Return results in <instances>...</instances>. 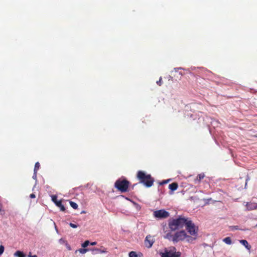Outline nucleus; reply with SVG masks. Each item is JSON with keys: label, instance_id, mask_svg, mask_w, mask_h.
<instances>
[{"label": "nucleus", "instance_id": "15", "mask_svg": "<svg viewBox=\"0 0 257 257\" xmlns=\"http://www.w3.org/2000/svg\"><path fill=\"white\" fill-rule=\"evenodd\" d=\"M142 254H137L136 251H132L129 253V257H141Z\"/></svg>", "mask_w": 257, "mask_h": 257}, {"label": "nucleus", "instance_id": "8", "mask_svg": "<svg viewBox=\"0 0 257 257\" xmlns=\"http://www.w3.org/2000/svg\"><path fill=\"white\" fill-rule=\"evenodd\" d=\"M155 242V239L150 235H147L145 239V244L147 248H151Z\"/></svg>", "mask_w": 257, "mask_h": 257}, {"label": "nucleus", "instance_id": "6", "mask_svg": "<svg viewBox=\"0 0 257 257\" xmlns=\"http://www.w3.org/2000/svg\"><path fill=\"white\" fill-rule=\"evenodd\" d=\"M185 225L186 226V230L190 235H196L197 234L198 229L196 227L195 224L191 220L187 218Z\"/></svg>", "mask_w": 257, "mask_h": 257}, {"label": "nucleus", "instance_id": "21", "mask_svg": "<svg viewBox=\"0 0 257 257\" xmlns=\"http://www.w3.org/2000/svg\"><path fill=\"white\" fill-rule=\"evenodd\" d=\"M59 242L60 243V244H65L67 243V241L66 240H65V239L63 238H61L59 239Z\"/></svg>", "mask_w": 257, "mask_h": 257}, {"label": "nucleus", "instance_id": "14", "mask_svg": "<svg viewBox=\"0 0 257 257\" xmlns=\"http://www.w3.org/2000/svg\"><path fill=\"white\" fill-rule=\"evenodd\" d=\"M14 255L17 257H26V255L24 252L20 250L16 251L14 253Z\"/></svg>", "mask_w": 257, "mask_h": 257}, {"label": "nucleus", "instance_id": "29", "mask_svg": "<svg viewBox=\"0 0 257 257\" xmlns=\"http://www.w3.org/2000/svg\"><path fill=\"white\" fill-rule=\"evenodd\" d=\"M28 257H37L36 255H31V252H30V254L28 255Z\"/></svg>", "mask_w": 257, "mask_h": 257}, {"label": "nucleus", "instance_id": "16", "mask_svg": "<svg viewBox=\"0 0 257 257\" xmlns=\"http://www.w3.org/2000/svg\"><path fill=\"white\" fill-rule=\"evenodd\" d=\"M223 241L227 244H231L232 243L231 239L229 237H226L223 239Z\"/></svg>", "mask_w": 257, "mask_h": 257}, {"label": "nucleus", "instance_id": "31", "mask_svg": "<svg viewBox=\"0 0 257 257\" xmlns=\"http://www.w3.org/2000/svg\"><path fill=\"white\" fill-rule=\"evenodd\" d=\"M2 209H1V208L0 207V212L1 211Z\"/></svg>", "mask_w": 257, "mask_h": 257}, {"label": "nucleus", "instance_id": "22", "mask_svg": "<svg viewBox=\"0 0 257 257\" xmlns=\"http://www.w3.org/2000/svg\"><path fill=\"white\" fill-rule=\"evenodd\" d=\"M5 247L3 245H0V255H1L4 251Z\"/></svg>", "mask_w": 257, "mask_h": 257}, {"label": "nucleus", "instance_id": "27", "mask_svg": "<svg viewBox=\"0 0 257 257\" xmlns=\"http://www.w3.org/2000/svg\"><path fill=\"white\" fill-rule=\"evenodd\" d=\"M232 230L236 229L237 230L238 229V226H231L230 227Z\"/></svg>", "mask_w": 257, "mask_h": 257}, {"label": "nucleus", "instance_id": "17", "mask_svg": "<svg viewBox=\"0 0 257 257\" xmlns=\"http://www.w3.org/2000/svg\"><path fill=\"white\" fill-rule=\"evenodd\" d=\"M70 206L74 209H76L78 208V205L74 202L70 201L69 202Z\"/></svg>", "mask_w": 257, "mask_h": 257}, {"label": "nucleus", "instance_id": "18", "mask_svg": "<svg viewBox=\"0 0 257 257\" xmlns=\"http://www.w3.org/2000/svg\"><path fill=\"white\" fill-rule=\"evenodd\" d=\"M40 167V165L39 162H37L35 163V168H34V172L36 173L37 171L39 170Z\"/></svg>", "mask_w": 257, "mask_h": 257}, {"label": "nucleus", "instance_id": "30", "mask_svg": "<svg viewBox=\"0 0 257 257\" xmlns=\"http://www.w3.org/2000/svg\"><path fill=\"white\" fill-rule=\"evenodd\" d=\"M97 244V242H92L90 243V244L91 245H96Z\"/></svg>", "mask_w": 257, "mask_h": 257}, {"label": "nucleus", "instance_id": "11", "mask_svg": "<svg viewBox=\"0 0 257 257\" xmlns=\"http://www.w3.org/2000/svg\"><path fill=\"white\" fill-rule=\"evenodd\" d=\"M205 174L203 173H200L197 175L196 178L194 179V182L195 184H199L200 181L204 178Z\"/></svg>", "mask_w": 257, "mask_h": 257}, {"label": "nucleus", "instance_id": "32", "mask_svg": "<svg viewBox=\"0 0 257 257\" xmlns=\"http://www.w3.org/2000/svg\"><path fill=\"white\" fill-rule=\"evenodd\" d=\"M256 226H257V224H256Z\"/></svg>", "mask_w": 257, "mask_h": 257}, {"label": "nucleus", "instance_id": "2", "mask_svg": "<svg viewBox=\"0 0 257 257\" xmlns=\"http://www.w3.org/2000/svg\"><path fill=\"white\" fill-rule=\"evenodd\" d=\"M187 218L179 216L176 218H170L168 220V227L165 228V230L175 231L183 227L186 223Z\"/></svg>", "mask_w": 257, "mask_h": 257}, {"label": "nucleus", "instance_id": "28", "mask_svg": "<svg viewBox=\"0 0 257 257\" xmlns=\"http://www.w3.org/2000/svg\"><path fill=\"white\" fill-rule=\"evenodd\" d=\"M30 197L31 198H36V195H35V194L32 193V194H30Z\"/></svg>", "mask_w": 257, "mask_h": 257}, {"label": "nucleus", "instance_id": "9", "mask_svg": "<svg viewBox=\"0 0 257 257\" xmlns=\"http://www.w3.org/2000/svg\"><path fill=\"white\" fill-rule=\"evenodd\" d=\"M52 200L53 202L55 203L56 205L60 208V210L62 211H64L65 210V208L64 206L62 204V201H58L57 197L56 195L52 196Z\"/></svg>", "mask_w": 257, "mask_h": 257}, {"label": "nucleus", "instance_id": "19", "mask_svg": "<svg viewBox=\"0 0 257 257\" xmlns=\"http://www.w3.org/2000/svg\"><path fill=\"white\" fill-rule=\"evenodd\" d=\"M88 251V249H87V248H80L78 250V251L82 254H84Z\"/></svg>", "mask_w": 257, "mask_h": 257}, {"label": "nucleus", "instance_id": "7", "mask_svg": "<svg viewBox=\"0 0 257 257\" xmlns=\"http://www.w3.org/2000/svg\"><path fill=\"white\" fill-rule=\"evenodd\" d=\"M154 215L158 218H166L170 215L169 213L164 209H161L154 211Z\"/></svg>", "mask_w": 257, "mask_h": 257}, {"label": "nucleus", "instance_id": "4", "mask_svg": "<svg viewBox=\"0 0 257 257\" xmlns=\"http://www.w3.org/2000/svg\"><path fill=\"white\" fill-rule=\"evenodd\" d=\"M130 182L125 179H119L114 183V187L121 192H126L128 191Z\"/></svg>", "mask_w": 257, "mask_h": 257}, {"label": "nucleus", "instance_id": "20", "mask_svg": "<svg viewBox=\"0 0 257 257\" xmlns=\"http://www.w3.org/2000/svg\"><path fill=\"white\" fill-rule=\"evenodd\" d=\"M89 243L90 242L89 240H86L84 243L82 244V246L84 248H85L89 244Z\"/></svg>", "mask_w": 257, "mask_h": 257}, {"label": "nucleus", "instance_id": "3", "mask_svg": "<svg viewBox=\"0 0 257 257\" xmlns=\"http://www.w3.org/2000/svg\"><path fill=\"white\" fill-rule=\"evenodd\" d=\"M137 177L140 181V183L143 184L147 187H150L153 185L154 178L152 177L150 174H147L143 171L138 172Z\"/></svg>", "mask_w": 257, "mask_h": 257}, {"label": "nucleus", "instance_id": "26", "mask_svg": "<svg viewBox=\"0 0 257 257\" xmlns=\"http://www.w3.org/2000/svg\"><path fill=\"white\" fill-rule=\"evenodd\" d=\"M65 245H66L68 250H71V247L70 245L68 243V242L66 244H65Z\"/></svg>", "mask_w": 257, "mask_h": 257}, {"label": "nucleus", "instance_id": "24", "mask_svg": "<svg viewBox=\"0 0 257 257\" xmlns=\"http://www.w3.org/2000/svg\"><path fill=\"white\" fill-rule=\"evenodd\" d=\"M70 226L73 228H77V225L76 224H75L74 223H70L69 224Z\"/></svg>", "mask_w": 257, "mask_h": 257}, {"label": "nucleus", "instance_id": "12", "mask_svg": "<svg viewBox=\"0 0 257 257\" xmlns=\"http://www.w3.org/2000/svg\"><path fill=\"white\" fill-rule=\"evenodd\" d=\"M178 187V184L176 182L172 183V184H170L169 185V188L172 191L176 190L177 189Z\"/></svg>", "mask_w": 257, "mask_h": 257}, {"label": "nucleus", "instance_id": "13", "mask_svg": "<svg viewBox=\"0 0 257 257\" xmlns=\"http://www.w3.org/2000/svg\"><path fill=\"white\" fill-rule=\"evenodd\" d=\"M239 242L243 245L247 249L249 250L251 248V246L249 245L248 242L246 240L241 239Z\"/></svg>", "mask_w": 257, "mask_h": 257}, {"label": "nucleus", "instance_id": "1", "mask_svg": "<svg viewBox=\"0 0 257 257\" xmlns=\"http://www.w3.org/2000/svg\"><path fill=\"white\" fill-rule=\"evenodd\" d=\"M163 231L164 233V238L174 242H178L184 240L187 237H190L184 230L173 233V231L165 230V227H164Z\"/></svg>", "mask_w": 257, "mask_h": 257}, {"label": "nucleus", "instance_id": "5", "mask_svg": "<svg viewBox=\"0 0 257 257\" xmlns=\"http://www.w3.org/2000/svg\"><path fill=\"white\" fill-rule=\"evenodd\" d=\"M161 257H180L181 253L179 251H176L175 247H172L170 249L165 248L164 252L160 253Z\"/></svg>", "mask_w": 257, "mask_h": 257}, {"label": "nucleus", "instance_id": "10", "mask_svg": "<svg viewBox=\"0 0 257 257\" xmlns=\"http://www.w3.org/2000/svg\"><path fill=\"white\" fill-rule=\"evenodd\" d=\"M246 207L248 210H251L257 209V203L247 202L246 204Z\"/></svg>", "mask_w": 257, "mask_h": 257}, {"label": "nucleus", "instance_id": "23", "mask_svg": "<svg viewBox=\"0 0 257 257\" xmlns=\"http://www.w3.org/2000/svg\"><path fill=\"white\" fill-rule=\"evenodd\" d=\"M157 84L159 86H161L162 84V77H160L159 80L157 81Z\"/></svg>", "mask_w": 257, "mask_h": 257}, {"label": "nucleus", "instance_id": "25", "mask_svg": "<svg viewBox=\"0 0 257 257\" xmlns=\"http://www.w3.org/2000/svg\"><path fill=\"white\" fill-rule=\"evenodd\" d=\"M169 180H163L162 182L160 183V185H163L165 184H167L169 182Z\"/></svg>", "mask_w": 257, "mask_h": 257}]
</instances>
